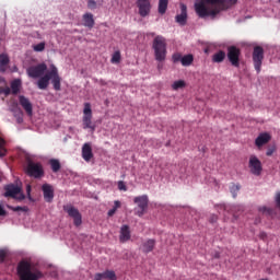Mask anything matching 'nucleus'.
<instances>
[{
  "instance_id": "obj_5",
  "label": "nucleus",
  "mask_w": 280,
  "mask_h": 280,
  "mask_svg": "<svg viewBox=\"0 0 280 280\" xmlns=\"http://www.w3.org/2000/svg\"><path fill=\"white\" fill-rule=\"evenodd\" d=\"M25 173L31 178H43L45 176V168H43V164L30 161L26 165Z\"/></svg>"
},
{
  "instance_id": "obj_50",
  "label": "nucleus",
  "mask_w": 280,
  "mask_h": 280,
  "mask_svg": "<svg viewBox=\"0 0 280 280\" xmlns=\"http://www.w3.org/2000/svg\"><path fill=\"white\" fill-rule=\"evenodd\" d=\"M211 222H218V217L213 215L212 219H211Z\"/></svg>"
},
{
  "instance_id": "obj_38",
  "label": "nucleus",
  "mask_w": 280,
  "mask_h": 280,
  "mask_svg": "<svg viewBox=\"0 0 280 280\" xmlns=\"http://www.w3.org/2000/svg\"><path fill=\"white\" fill-rule=\"evenodd\" d=\"M172 60L173 62H182L183 60V55H180V52H175L172 56Z\"/></svg>"
},
{
  "instance_id": "obj_22",
  "label": "nucleus",
  "mask_w": 280,
  "mask_h": 280,
  "mask_svg": "<svg viewBox=\"0 0 280 280\" xmlns=\"http://www.w3.org/2000/svg\"><path fill=\"white\" fill-rule=\"evenodd\" d=\"M95 280H102V279H109V280H117V276L115 275V271H104L102 273H96L94 276Z\"/></svg>"
},
{
  "instance_id": "obj_46",
  "label": "nucleus",
  "mask_w": 280,
  "mask_h": 280,
  "mask_svg": "<svg viewBox=\"0 0 280 280\" xmlns=\"http://www.w3.org/2000/svg\"><path fill=\"white\" fill-rule=\"evenodd\" d=\"M15 119L19 124H23V115L15 116Z\"/></svg>"
},
{
  "instance_id": "obj_16",
  "label": "nucleus",
  "mask_w": 280,
  "mask_h": 280,
  "mask_svg": "<svg viewBox=\"0 0 280 280\" xmlns=\"http://www.w3.org/2000/svg\"><path fill=\"white\" fill-rule=\"evenodd\" d=\"M20 106L25 110V113L32 117L34 109L32 106V102H30V98L25 97L24 95L19 96Z\"/></svg>"
},
{
  "instance_id": "obj_36",
  "label": "nucleus",
  "mask_w": 280,
  "mask_h": 280,
  "mask_svg": "<svg viewBox=\"0 0 280 280\" xmlns=\"http://www.w3.org/2000/svg\"><path fill=\"white\" fill-rule=\"evenodd\" d=\"M277 152V145H269L266 151V156H272Z\"/></svg>"
},
{
  "instance_id": "obj_49",
  "label": "nucleus",
  "mask_w": 280,
  "mask_h": 280,
  "mask_svg": "<svg viewBox=\"0 0 280 280\" xmlns=\"http://www.w3.org/2000/svg\"><path fill=\"white\" fill-rule=\"evenodd\" d=\"M0 86H5V79L0 77Z\"/></svg>"
},
{
  "instance_id": "obj_34",
  "label": "nucleus",
  "mask_w": 280,
  "mask_h": 280,
  "mask_svg": "<svg viewBox=\"0 0 280 280\" xmlns=\"http://www.w3.org/2000/svg\"><path fill=\"white\" fill-rule=\"evenodd\" d=\"M110 61L113 65H119V62H121V52L115 51Z\"/></svg>"
},
{
  "instance_id": "obj_19",
  "label": "nucleus",
  "mask_w": 280,
  "mask_h": 280,
  "mask_svg": "<svg viewBox=\"0 0 280 280\" xmlns=\"http://www.w3.org/2000/svg\"><path fill=\"white\" fill-rule=\"evenodd\" d=\"M154 246H156V241L154 238H149L142 243L141 250L148 255V253H152V250H154Z\"/></svg>"
},
{
  "instance_id": "obj_42",
  "label": "nucleus",
  "mask_w": 280,
  "mask_h": 280,
  "mask_svg": "<svg viewBox=\"0 0 280 280\" xmlns=\"http://www.w3.org/2000/svg\"><path fill=\"white\" fill-rule=\"evenodd\" d=\"M5 257H8V252L4 249H0V262L3 264L5 261Z\"/></svg>"
},
{
  "instance_id": "obj_15",
  "label": "nucleus",
  "mask_w": 280,
  "mask_h": 280,
  "mask_svg": "<svg viewBox=\"0 0 280 280\" xmlns=\"http://www.w3.org/2000/svg\"><path fill=\"white\" fill-rule=\"evenodd\" d=\"M4 198H16L21 194V187L10 184L4 186Z\"/></svg>"
},
{
  "instance_id": "obj_47",
  "label": "nucleus",
  "mask_w": 280,
  "mask_h": 280,
  "mask_svg": "<svg viewBox=\"0 0 280 280\" xmlns=\"http://www.w3.org/2000/svg\"><path fill=\"white\" fill-rule=\"evenodd\" d=\"M259 237L260 240H266L268 237V234H266V232H260Z\"/></svg>"
},
{
  "instance_id": "obj_20",
  "label": "nucleus",
  "mask_w": 280,
  "mask_h": 280,
  "mask_svg": "<svg viewBox=\"0 0 280 280\" xmlns=\"http://www.w3.org/2000/svg\"><path fill=\"white\" fill-rule=\"evenodd\" d=\"M131 234H130V226L128 225H122L120 228V235H119V241L121 244H125V242L130 241Z\"/></svg>"
},
{
  "instance_id": "obj_39",
  "label": "nucleus",
  "mask_w": 280,
  "mask_h": 280,
  "mask_svg": "<svg viewBox=\"0 0 280 280\" xmlns=\"http://www.w3.org/2000/svg\"><path fill=\"white\" fill-rule=\"evenodd\" d=\"M12 113H13L14 117H19V115H23V110L21 109V107H19V105H15L12 108Z\"/></svg>"
},
{
  "instance_id": "obj_48",
  "label": "nucleus",
  "mask_w": 280,
  "mask_h": 280,
  "mask_svg": "<svg viewBox=\"0 0 280 280\" xmlns=\"http://www.w3.org/2000/svg\"><path fill=\"white\" fill-rule=\"evenodd\" d=\"M5 214H7L5 209H3L2 206H0V217H3Z\"/></svg>"
},
{
  "instance_id": "obj_14",
  "label": "nucleus",
  "mask_w": 280,
  "mask_h": 280,
  "mask_svg": "<svg viewBox=\"0 0 280 280\" xmlns=\"http://www.w3.org/2000/svg\"><path fill=\"white\" fill-rule=\"evenodd\" d=\"M272 139V136L268 132H261L258 135V137L255 139V145L258 148V150H261L264 145L267 143H270V140Z\"/></svg>"
},
{
  "instance_id": "obj_1",
  "label": "nucleus",
  "mask_w": 280,
  "mask_h": 280,
  "mask_svg": "<svg viewBox=\"0 0 280 280\" xmlns=\"http://www.w3.org/2000/svg\"><path fill=\"white\" fill-rule=\"evenodd\" d=\"M237 0H203L195 4L199 19H215L217 14L235 5Z\"/></svg>"
},
{
  "instance_id": "obj_24",
  "label": "nucleus",
  "mask_w": 280,
  "mask_h": 280,
  "mask_svg": "<svg viewBox=\"0 0 280 280\" xmlns=\"http://www.w3.org/2000/svg\"><path fill=\"white\" fill-rule=\"evenodd\" d=\"M10 65V57L7 54L0 55V71L5 73L8 71V66Z\"/></svg>"
},
{
  "instance_id": "obj_11",
  "label": "nucleus",
  "mask_w": 280,
  "mask_h": 280,
  "mask_svg": "<svg viewBox=\"0 0 280 280\" xmlns=\"http://www.w3.org/2000/svg\"><path fill=\"white\" fill-rule=\"evenodd\" d=\"M47 71V63H38L37 66H32L27 69L30 78H43Z\"/></svg>"
},
{
  "instance_id": "obj_6",
  "label": "nucleus",
  "mask_w": 280,
  "mask_h": 280,
  "mask_svg": "<svg viewBox=\"0 0 280 280\" xmlns=\"http://www.w3.org/2000/svg\"><path fill=\"white\" fill-rule=\"evenodd\" d=\"M254 68L257 73H261V65H264V47L255 46L252 54Z\"/></svg>"
},
{
  "instance_id": "obj_17",
  "label": "nucleus",
  "mask_w": 280,
  "mask_h": 280,
  "mask_svg": "<svg viewBox=\"0 0 280 280\" xmlns=\"http://www.w3.org/2000/svg\"><path fill=\"white\" fill-rule=\"evenodd\" d=\"M42 191L46 202H54V186L51 184L42 185Z\"/></svg>"
},
{
  "instance_id": "obj_52",
  "label": "nucleus",
  "mask_w": 280,
  "mask_h": 280,
  "mask_svg": "<svg viewBox=\"0 0 280 280\" xmlns=\"http://www.w3.org/2000/svg\"><path fill=\"white\" fill-rule=\"evenodd\" d=\"M214 257H215L217 259H219V258H220V254H217Z\"/></svg>"
},
{
  "instance_id": "obj_37",
  "label": "nucleus",
  "mask_w": 280,
  "mask_h": 280,
  "mask_svg": "<svg viewBox=\"0 0 280 280\" xmlns=\"http://www.w3.org/2000/svg\"><path fill=\"white\" fill-rule=\"evenodd\" d=\"M34 51H45V42L33 46Z\"/></svg>"
},
{
  "instance_id": "obj_44",
  "label": "nucleus",
  "mask_w": 280,
  "mask_h": 280,
  "mask_svg": "<svg viewBox=\"0 0 280 280\" xmlns=\"http://www.w3.org/2000/svg\"><path fill=\"white\" fill-rule=\"evenodd\" d=\"M275 200H276V206H277V208H278L279 211H280V192H277V194H276Z\"/></svg>"
},
{
  "instance_id": "obj_33",
  "label": "nucleus",
  "mask_w": 280,
  "mask_h": 280,
  "mask_svg": "<svg viewBox=\"0 0 280 280\" xmlns=\"http://www.w3.org/2000/svg\"><path fill=\"white\" fill-rule=\"evenodd\" d=\"M3 145H5V140L0 137V159H3V156L8 154V150H5V147Z\"/></svg>"
},
{
  "instance_id": "obj_18",
  "label": "nucleus",
  "mask_w": 280,
  "mask_h": 280,
  "mask_svg": "<svg viewBox=\"0 0 280 280\" xmlns=\"http://www.w3.org/2000/svg\"><path fill=\"white\" fill-rule=\"evenodd\" d=\"M175 21L179 25H187V5L184 3L180 4V14L175 16Z\"/></svg>"
},
{
  "instance_id": "obj_7",
  "label": "nucleus",
  "mask_w": 280,
  "mask_h": 280,
  "mask_svg": "<svg viewBox=\"0 0 280 280\" xmlns=\"http://www.w3.org/2000/svg\"><path fill=\"white\" fill-rule=\"evenodd\" d=\"M248 168L250 174H253L254 176H261V172H264V165L261 164V160H259L257 155L252 154L248 161Z\"/></svg>"
},
{
  "instance_id": "obj_51",
  "label": "nucleus",
  "mask_w": 280,
  "mask_h": 280,
  "mask_svg": "<svg viewBox=\"0 0 280 280\" xmlns=\"http://www.w3.org/2000/svg\"><path fill=\"white\" fill-rule=\"evenodd\" d=\"M30 191H32V186H27V194H30Z\"/></svg>"
},
{
  "instance_id": "obj_21",
  "label": "nucleus",
  "mask_w": 280,
  "mask_h": 280,
  "mask_svg": "<svg viewBox=\"0 0 280 280\" xmlns=\"http://www.w3.org/2000/svg\"><path fill=\"white\" fill-rule=\"evenodd\" d=\"M82 159L89 163L91 159H93V148H91L90 143H84L82 147Z\"/></svg>"
},
{
  "instance_id": "obj_31",
  "label": "nucleus",
  "mask_w": 280,
  "mask_h": 280,
  "mask_svg": "<svg viewBox=\"0 0 280 280\" xmlns=\"http://www.w3.org/2000/svg\"><path fill=\"white\" fill-rule=\"evenodd\" d=\"M121 207V202L119 200H116L114 202V207L107 212L109 218H113V215H115V213H117V209H119Z\"/></svg>"
},
{
  "instance_id": "obj_41",
  "label": "nucleus",
  "mask_w": 280,
  "mask_h": 280,
  "mask_svg": "<svg viewBox=\"0 0 280 280\" xmlns=\"http://www.w3.org/2000/svg\"><path fill=\"white\" fill-rule=\"evenodd\" d=\"M88 8L90 10H95V8H97V2H95V0H89L88 1Z\"/></svg>"
},
{
  "instance_id": "obj_43",
  "label": "nucleus",
  "mask_w": 280,
  "mask_h": 280,
  "mask_svg": "<svg viewBox=\"0 0 280 280\" xmlns=\"http://www.w3.org/2000/svg\"><path fill=\"white\" fill-rule=\"evenodd\" d=\"M118 189L120 191H128V187H126V184L124 182H118Z\"/></svg>"
},
{
  "instance_id": "obj_25",
  "label": "nucleus",
  "mask_w": 280,
  "mask_h": 280,
  "mask_svg": "<svg viewBox=\"0 0 280 280\" xmlns=\"http://www.w3.org/2000/svg\"><path fill=\"white\" fill-rule=\"evenodd\" d=\"M226 59V52L224 50H219L214 55H212V62L220 65V62H224Z\"/></svg>"
},
{
  "instance_id": "obj_54",
  "label": "nucleus",
  "mask_w": 280,
  "mask_h": 280,
  "mask_svg": "<svg viewBox=\"0 0 280 280\" xmlns=\"http://www.w3.org/2000/svg\"><path fill=\"white\" fill-rule=\"evenodd\" d=\"M279 1V3H280V0H278Z\"/></svg>"
},
{
  "instance_id": "obj_35",
  "label": "nucleus",
  "mask_w": 280,
  "mask_h": 280,
  "mask_svg": "<svg viewBox=\"0 0 280 280\" xmlns=\"http://www.w3.org/2000/svg\"><path fill=\"white\" fill-rule=\"evenodd\" d=\"M241 188L242 187L240 185L232 184V186L230 187V191L233 198H237V191H240Z\"/></svg>"
},
{
  "instance_id": "obj_4",
  "label": "nucleus",
  "mask_w": 280,
  "mask_h": 280,
  "mask_svg": "<svg viewBox=\"0 0 280 280\" xmlns=\"http://www.w3.org/2000/svg\"><path fill=\"white\" fill-rule=\"evenodd\" d=\"M82 122L83 130H91L92 132H95V124H93V110L91 109V103L84 104Z\"/></svg>"
},
{
  "instance_id": "obj_12",
  "label": "nucleus",
  "mask_w": 280,
  "mask_h": 280,
  "mask_svg": "<svg viewBox=\"0 0 280 280\" xmlns=\"http://www.w3.org/2000/svg\"><path fill=\"white\" fill-rule=\"evenodd\" d=\"M51 75H56V66H51V70L37 81L38 89L45 91V89L49 86V80H51Z\"/></svg>"
},
{
  "instance_id": "obj_23",
  "label": "nucleus",
  "mask_w": 280,
  "mask_h": 280,
  "mask_svg": "<svg viewBox=\"0 0 280 280\" xmlns=\"http://www.w3.org/2000/svg\"><path fill=\"white\" fill-rule=\"evenodd\" d=\"M83 25L84 27H89L90 30H93V27L95 26V19H93L92 13L83 14Z\"/></svg>"
},
{
  "instance_id": "obj_8",
  "label": "nucleus",
  "mask_w": 280,
  "mask_h": 280,
  "mask_svg": "<svg viewBox=\"0 0 280 280\" xmlns=\"http://www.w3.org/2000/svg\"><path fill=\"white\" fill-rule=\"evenodd\" d=\"M133 202L135 205H138V209H136V215H138L139 218H143L150 202V200L148 199V195L135 197Z\"/></svg>"
},
{
  "instance_id": "obj_32",
  "label": "nucleus",
  "mask_w": 280,
  "mask_h": 280,
  "mask_svg": "<svg viewBox=\"0 0 280 280\" xmlns=\"http://www.w3.org/2000/svg\"><path fill=\"white\" fill-rule=\"evenodd\" d=\"M187 86V83L183 80H177L172 84L173 91H178V89H185Z\"/></svg>"
},
{
  "instance_id": "obj_9",
  "label": "nucleus",
  "mask_w": 280,
  "mask_h": 280,
  "mask_svg": "<svg viewBox=\"0 0 280 280\" xmlns=\"http://www.w3.org/2000/svg\"><path fill=\"white\" fill-rule=\"evenodd\" d=\"M240 56H242V50L236 46L228 47V60L232 65V67H240Z\"/></svg>"
},
{
  "instance_id": "obj_13",
  "label": "nucleus",
  "mask_w": 280,
  "mask_h": 280,
  "mask_svg": "<svg viewBox=\"0 0 280 280\" xmlns=\"http://www.w3.org/2000/svg\"><path fill=\"white\" fill-rule=\"evenodd\" d=\"M136 3L140 16L145 18L150 14V11L152 10V4L150 3V0H137Z\"/></svg>"
},
{
  "instance_id": "obj_40",
  "label": "nucleus",
  "mask_w": 280,
  "mask_h": 280,
  "mask_svg": "<svg viewBox=\"0 0 280 280\" xmlns=\"http://www.w3.org/2000/svg\"><path fill=\"white\" fill-rule=\"evenodd\" d=\"M258 211H260V213H268V215H272V209L267 208L266 206L258 208Z\"/></svg>"
},
{
  "instance_id": "obj_10",
  "label": "nucleus",
  "mask_w": 280,
  "mask_h": 280,
  "mask_svg": "<svg viewBox=\"0 0 280 280\" xmlns=\"http://www.w3.org/2000/svg\"><path fill=\"white\" fill-rule=\"evenodd\" d=\"M63 211H66V213H68V215L73 219L74 226L82 225V214L80 213V210L73 206H65Z\"/></svg>"
},
{
  "instance_id": "obj_27",
  "label": "nucleus",
  "mask_w": 280,
  "mask_h": 280,
  "mask_svg": "<svg viewBox=\"0 0 280 280\" xmlns=\"http://www.w3.org/2000/svg\"><path fill=\"white\" fill-rule=\"evenodd\" d=\"M182 65L183 67H191L194 65V55L188 54L182 57Z\"/></svg>"
},
{
  "instance_id": "obj_3",
  "label": "nucleus",
  "mask_w": 280,
  "mask_h": 280,
  "mask_svg": "<svg viewBox=\"0 0 280 280\" xmlns=\"http://www.w3.org/2000/svg\"><path fill=\"white\" fill-rule=\"evenodd\" d=\"M152 49L154 51V58L158 62H164L167 58V39L163 35H158L153 39Z\"/></svg>"
},
{
  "instance_id": "obj_29",
  "label": "nucleus",
  "mask_w": 280,
  "mask_h": 280,
  "mask_svg": "<svg viewBox=\"0 0 280 280\" xmlns=\"http://www.w3.org/2000/svg\"><path fill=\"white\" fill-rule=\"evenodd\" d=\"M170 0H159V14H165L167 12V5Z\"/></svg>"
},
{
  "instance_id": "obj_26",
  "label": "nucleus",
  "mask_w": 280,
  "mask_h": 280,
  "mask_svg": "<svg viewBox=\"0 0 280 280\" xmlns=\"http://www.w3.org/2000/svg\"><path fill=\"white\" fill-rule=\"evenodd\" d=\"M51 80L55 91H60V75H58V68H56V74H51Z\"/></svg>"
},
{
  "instance_id": "obj_2",
  "label": "nucleus",
  "mask_w": 280,
  "mask_h": 280,
  "mask_svg": "<svg viewBox=\"0 0 280 280\" xmlns=\"http://www.w3.org/2000/svg\"><path fill=\"white\" fill-rule=\"evenodd\" d=\"M16 271L20 280H40L45 277L40 269L32 266V262L27 260L20 261Z\"/></svg>"
},
{
  "instance_id": "obj_53",
  "label": "nucleus",
  "mask_w": 280,
  "mask_h": 280,
  "mask_svg": "<svg viewBox=\"0 0 280 280\" xmlns=\"http://www.w3.org/2000/svg\"><path fill=\"white\" fill-rule=\"evenodd\" d=\"M7 93H10V90H8Z\"/></svg>"
},
{
  "instance_id": "obj_28",
  "label": "nucleus",
  "mask_w": 280,
  "mask_h": 280,
  "mask_svg": "<svg viewBox=\"0 0 280 280\" xmlns=\"http://www.w3.org/2000/svg\"><path fill=\"white\" fill-rule=\"evenodd\" d=\"M49 165H50V167H51V170H52V172H54L55 174L58 173V172H60V168L62 167V166L60 165V161L57 160V159H51V160L49 161Z\"/></svg>"
},
{
  "instance_id": "obj_30",
  "label": "nucleus",
  "mask_w": 280,
  "mask_h": 280,
  "mask_svg": "<svg viewBox=\"0 0 280 280\" xmlns=\"http://www.w3.org/2000/svg\"><path fill=\"white\" fill-rule=\"evenodd\" d=\"M21 89V81L20 80H14L11 83V91L13 93V95H16V93H19Z\"/></svg>"
},
{
  "instance_id": "obj_45",
  "label": "nucleus",
  "mask_w": 280,
  "mask_h": 280,
  "mask_svg": "<svg viewBox=\"0 0 280 280\" xmlns=\"http://www.w3.org/2000/svg\"><path fill=\"white\" fill-rule=\"evenodd\" d=\"M13 211H27V207L18 206L13 208Z\"/></svg>"
}]
</instances>
